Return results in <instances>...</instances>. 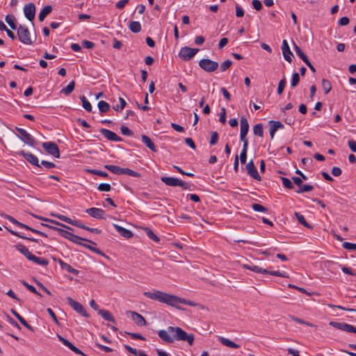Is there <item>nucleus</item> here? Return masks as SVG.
Segmentation results:
<instances>
[{
    "label": "nucleus",
    "instance_id": "1",
    "mask_svg": "<svg viewBox=\"0 0 356 356\" xmlns=\"http://www.w3.org/2000/svg\"><path fill=\"white\" fill-rule=\"evenodd\" d=\"M144 296L151 300H156L162 303H165L170 306L176 307L179 309H183L179 304H184L191 307H195L197 304L193 301L181 298L175 295L169 294L161 291H145Z\"/></svg>",
    "mask_w": 356,
    "mask_h": 356
},
{
    "label": "nucleus",
    "instance_id": "2",
    "mask_svg": "<svg viewBox=\"0 0 356 356\" xmlns=\"http://www.w3.org/2000/svg\"><path fill=\"white\" fill-rule=\"evenodd\" d=\"M158 335L161 339L167 343H173L175 341H187L191 346L194 343L195 337L193 334H188L179 327L169 326L165 330L158 331Z\"/></svg>",
    "mask_w": 356,
    "mask_h": 356
},
{
    "label": "nucleus",
    "instance_id": "3",
    "mask_svg": "<svg viewBox=\"0 0 356 356\" xmlns=\"http://www.w3.org/2000/svg\"><path fill=\"white\" fill-rule=\"evenodd\" d=\"M17 36L19 40L22 43L25 44H32L29 30L26 26L22 24L19 25L17 28Z\"/></svg>",
    "mask_w": 356,
    "mask_h": 356
},
{
    "label": "nucleus",
    "instance_id": "4",
    "mask_svg": "<svg viewBox=\"0 0 356 356\" xmlns=\"http://www.w3.org/2000/svg\"><path fill=\"white\" fill-rule=\"evenodd\" d=\"M20 156H22L28 162L38 168L37 174H41L42 168L39 164V160L36 156L31 152H25L24 150H20L17 152Z\"/></svg>",
    "mask_w": 356,
    "mask_h": 356
},
{
    "label": "nucleus",
    "instance_id": "5",
    "mask_svg": "<svg viewBox=\"0 0 356 356\" xmlns=\"http://www.w3.org/2000/svg\"><path fill=\"white\" fill-rule=\"evenodd\" d=\"M199 66L207 72H213L218 67V63L209 58H203L199 61Z\"/></svg>",
    "mask_w": 356,
    "mask_h": 356
},
{
    "label": "nucleus",
    "instance_id": "6",
    "mask_svg": "<svg viewBox=\"0 0 356 356\" xmlns=\"http://www.w3.org/2000/svg\"><path fill=\"white\" fill-rule=\"evenodd\" d=\"M249 131V124L247 118L245 116H242L240 120V140L243 142V144L248 143V140L246 137Z\"/></svg>",
    "mask_w": 356,
    "mask_h": 356
},
{
    "label": "nucleus",
    "instance_id": "7",
    "mask_svg": "<svg viewBox=\"0 0 356 356\" xmlns=\"http://www.w3.org/2000/svg\"><path fill=\"white\" fill-rule=\"evenodd\" d=\"M199 51V49L191 48L188 47H181L179 56L184 60L188 61L191 60Z\"/></svg>",
    "mask_w": 356,
    "mask_h": 356
},
{
    "label": "nucleus",
    "instance_id": "8",
    "mask_svg": "<svg viewBox=\"0 0 356 356\" xmlns=\"http://www.w3.org/2000/svg\"><path fill=\"white\" fill-rule=\"evenodd\" d=\"M43 149L49 154L54 156L55 158L60 157V150L58 146L54 142H45L42 144Z\"/></svg>",
    "mask_w": 356,
    "mask_h": 356
},
{
    "label": "nucleus",
    "instance_id": "9",
    "mask_svg": "<svg viewBox=\"0 0 356 356\" xmlns=\"http://www.w3.org/2000/svg\"><path fill=\"white\" fill-rule=\"evenodd\" d=\"M51 216L70 225L87 230L88 226L83 225L80 220H72L62 214H51Z\"/></svg>",
    "mask_w": 356,
    "mask_h": 356
},
{
    "label": "nucleus",
    "instance_id": "10",
    "mask_svg": "<svg viewBox=\"0 0 356 356\" xmlns=\"http://www.w3.org/2000/svg\"><path fill=\"white\" fill-rule=\"evenodd\" d=\"M16 130L20 134L19 138L26 144L29 146L33 147L35 144V140L33 137L29 134L25 129L22 128L16 127Z\"/></svg>",
    "mask_w": 356,
    "mask_h": 356
},
{
    "label": "nucleus",
    "instance_id": "11",
    "mask_svg": "<svg viewBox=\"0 0 356 356\" xmlns=\"http://www.w3.org/2000/svg\"><path fill=\"white\" fill-rule=\"evenodd\" d=\"M67 301L71 307L77 313L86 318L90 316L81 303L74 300L70 297L67 298Z\"/></svg>",
    "mask_w": 356,
    "mask_h": 356
},
{
    "label": "nucleus",
    "instance_id": "12",
    "mask_svg": "<svg viewBox=\"0 0 356 356\" xmlns=\"http://www.w3.org/2000/svg\"><path fill=\"white\" fill-rule=\"evenodd\" d=\"M329 324L333 327L343 330L344 332L356 333V327L352 325L346 323H338L334 321H331Z\"/></svg>",
    "mask_w": 356,
    "mask_h": 356
},
{
    "label": "nucleus",
    "instance_id": "13",
    "mask_svg": "<svg viewBox=\"0 0 356 356\" xmlns=\"http://www.w3.org/2000/svg\"><path fill=\"white\" fill-rule=\"evenodd\" d=\"M24 13L26 19L31 22L35 19V6L33 3H29L24 6Z\"/></svg>",
    "mask_w": 356,
    "mask_h": 356
},
{
    "label": "nucleus",
    "instance_id": "14",
    "mask_svg": "<svg viewBox=\"0 0 356 356\" xmlns=\"http://www.w3.org/2000/svg\"><path fill=\"white\" fill-rule=\"evenodd\" d=\"M99 132L106 138L108 140L113 141V142H121L122 141V138L118 136L115 133L104 129L102 128L99 130Z\"/></svg>",
    "mask_w": 356,
    "mask_h": 356
},
{
    "label": "nucleus",
    "instance_id": "15",
    "mask_svg": "<svg viewBox=\"0 0 356 356\" xmlns=\"http://www.w3.org/2000/svg\"><path fill=\"white\" fill-rule=\"evenodd\" d=\"M57 337L59 339V341L65 346L69 348L72 351L75 353L77 355H81L82 356H87L85 353H83L80 349L76 348L74 344H72L70 341L65 339L60 334H57Z\"/></svg>",
    "mask_w": 356,
    "mask_h": 356
},
{
    "label": "nucleus",
    "instance_id": "16",
    "mask_svg": "<svg viewBox=\"0 0 356 356\" xmlns=\"http://www.w3.org/2000/svg\"><path fill=\"white\" fill-rule=\"evenodd\" d=\"M246 170H247V172L248 174L251 177H252L253 179L257 180V181H261V176L259 175L258 173V171L254 164V162L252 160L250 161L247 165H246Z\"/></svg>",
    "mask_w": 356,
    "mask_h": 356
},
{
    "label": "nucleus",
    "instance_id": "17",
    "mask_svg": "<svg viewBox=\"0 0 356 356\" xmlns=\"http://www.w3.org/2000/svg\"><path fill=\"white\" fill-rule=\"evenodd\" d=\"M86 213H87L91 217L96 218V219H104V215L105 213V211L102 209L95 208V207L89 208L86 210Z\"/></svg>",
    "mask_w": 356,
    "mask_h": 356
},
{
    "label": "nucleus",
    "instance_id": "18",
    "mask_svg": "<svg viewBox=\"0 0 356 356\" xmlns=\"http://www.w3.org/2000/svg\"><path fill=\"white\" fill-rule=\"evenodd\" d=\"M268 123H269L270 127V131H269L270 139L273 140L276 131L279 129H283L284 127V126L280 121L270 120Z\"/></svg>",
    "mask_w": 356,
    "mask_h": 356
},
{
    "label": "nucleus",
    "instance_id": "19",
    "mask_svg": "<svg viewBox=\"0 0 356 356\" xmlns=\"http://www.w3.org/2000/svg\"><path fill=\"white\" fill-rule=\"evenodd\" d=\"M282 54L284 59L289 63H291L292 56H293L292 52L290 50L289 46L286 40H284L282 46Z\"/></svg>",
    "mask_w": 356,
    "mask_h": 356
},
{
    "label": "nucleus",
    "instance_id": "20",
    "mask_svg": "<svg viewBox=\"0 0 356 356\" xmlns=\"http://www.w3.org/2000/svg\"><path fill=\"white\" fill-rule=\"evenodd\" d=\"M41 226L46 227H48L53 230L57 231L61 236H63L65 238L68 239L69 241L70 239L71 236H72V234H73L72 233L67 232L63 229H61V228H59L57 227H54V226H51L48 224L41 223Z\"/></svg>",
    "mask_w": 356,
    "mask_h": 356
},
{
    "label": "nucleus",
    "instance_id": "21",
    "mask_svg": "<svg viewBox=\"0 0 356 356\" xmlns=\"http://www.w3.org/2000/svg\"><path fill=\"white\" fill-rule=\"evenodd\" d=\"M131 316L132 320L135 322V323L138 326H145L147 324L146 320L145 318L140 314L136 312H129Z\"/></svg>",
    "mask_w": 356,
    "mask_h": 356
},
{
    "label": "nucleus",
    "instance_id": "22",
    "mask_svg": "<svg viewBox=\"0 0 356 356\" xmlns=\"http://www.w3.org/2000/svg\"><path fill=\"white\" fill-rule=\"evenodd\" d=\"M113 227L116 231L123 237L126 238H130L133 236V233L131 230L122 227L117 224H114Z\"/></svg>",
    "mask_w": 356,
    "mask_h": 356
},
{
    "label": "nucleus",
    "instance_id": "23",
    "mask_svg": "<svg viewBox=\"0 0 356 356\" xmlns=\"http://www.w3.org/2000/svg\"><path fill=\"white\" fill-rule=\"evenodd\" d=\"M161 181L170 186H179L180 179L172 177H162Z\"/></svg>",
    "mask_w": 356,
    "mask_h": 356
},
{
    "label": "nucleus",
    "instance_id": "24",
    "mask_svg": "<svg viewBox=\"0 0 356 356\" xmlns=\"http://www.w3.org/2000/svg\"><path fill=\"white\" fill-rule=\"evenodd\" d=\"M15 248L21 254L24 255L27 259H29L30 261L31 258L33 256V254L29 250V249L26 247H25L24 245H22L21 243H18L15 245Z\"/></svg>",
    "mask_w": 356,
    "mask_h": 356
},
{
    "label": "nucleus",
    "instance_id": "25",
    "mask_svg": "<svg viewBox=\"0 0 356 356\" xmlns=\"http://www.w3.org/2000/svg\"><path fill=\"white\" fill-rule=\"evenodd\" d=\"M58 264L60 266V268L69 273H71L75 275H77L79 273V271L74 268H72L70 264L64 262L63 260L59 259Z\"/></svg>",
    "mask_w": 356,
    "mask_h": 356
},
{
    "label": "nucleus",
    "instance_id": "26",
    "mask_svg": "<svg viewBox=\"0 0 356 356\" xmlns=\"http://www.w3.org/2000/svg\"><path fill=\"white\" fill-rule=\"evenodd\" d=\"M141 140L152 152H156L157 151L154 143L146 135H142L141 136Z\"/></svg>",
    "mask_w": 356,
    "mask_h": 356
},
{
    "label": "nucleus",
    "instance_id": "27",
    "mask_svg": "<svg viewBox=\"0 0 356 356\" xmlns=\"http://www.w3.org/2000/svg\"><path fill=\"white\" fill-rule=\"evenodd\" d=\"M52 6L50 5L45 6L40 11L38 15L40 22H43L45 17L52 11Z\"/></svg>",
    "mask_w": 356,
    "mask_h": 356
},
{
    "label": "nucleus",
    "instance_id": "28",
    "mask_svg": "<svg viewBox=\"0 0 356 356\" xmlns=\"http://www.w3.org/2000/svg\"><path fill=\"white\" fill-rule=\"evenodd\" d=\"M243 268L250 270L253 272H255L257 273H263L265 274V273L268 272L267 269L263 268L261 267H259L256 265H250V264H244Z\"/></svg>",
    "mask_w": 356,
    "mask_h": 356
},
{
    "label": "nucleus",
    "instance_id": "29",
    "mask_svg": "<svg viewBox=\"0 0 356 356\" xmlns=\"http://www.w3.org/2000/svg\"><path fill=\"white\" fill-rule=\"evenodd\" d=\"M70 241H72V243H74L80 245H81V243H82L81 241H87L91 244L96 245V243L95 242H93L89 239L82 238V237L75 235L74 234H72V236H71Z\"/></svg>",
    "mask_w": 356,
    "mask_h": 356
},
{
    "label": "nucleus",
    "instance_id": "30",
    "mask_svg": "<svg viewBox=\"0 0 356 356\" xmlns=\"http://www.w3.org/2000/svg\"><path fill=\"white\" fill-rule=\"evenodd\" d=\"M218 339H219L220 342L222 345L226 346L227 347L232 348H238L240 347V346L238 344L232 341L231 340H229L227 338H225L222 337H219Z\"/></svg>",
    "mask_w": 356,
    "mask_h": 356
},
{
    "label": "nucleus",
    "instance_id": "31",
    "mask_svg": "<svg viewBox=\"0 0 356 356\" xmlns=\"http://www.w3.org/2000/svg\"><path fill=\"white\" fill-rule=\"evenodd\" d=\"M98 314L106 321H111L113 323L115 322L114 317L108 310L99 309Z\"/></svg>",
    "mask_w": 356,
    "mask_h": 356
},
{
    "label": "nucleus",
    "instance_id": "32",
    "mask_svg": "<svg viewBox=\"0 0 356 356\" xmlns=\"http://www.w3.org/2000/svg\"><path fill=\"white\" fill-rule=\"evenodd\" d=\"M30 261L34 262L36 264H38V265L42 266H47L49 263L47 259H44L43 257H38L35 256L34 254H33Z\"/></svg>",
    "mask_w": 356,
    "mask_h": 356
},
{
    "label": "nucleus",
    "instance_id": "33",
    "mask_svg": "<svg viewBox=\"0 0 356 356\" xmlns=\"http://www.w3.org/2000/svg\"><path fill=\"white\" fill-rule=\"evenodd\" d=\"M104 168L109 170L110 172H113L115 175H122L123 174V169L124 168H120L117 165H105Z\"/></svg>",
    "mask_w": 356,
    "mask_h": 356
},
{
    "label": "nucleus",
    "instance_id": "34",
    "mask_svg": "<svg viewBox=\"0 0 356 356\" xmlns=\"http://www.w3.org/2000/svg\"><path fill=\"white\" fill-rule=\"evenodd\" d=\"M97 106L100 113H108L111 109L110 104L104 100L99 101Z\"/></svg>",
    "mask_w": 356,
    "mask_h": 356
},
{
    "label": "nucleus",
    "instance_id": "35",
    "mask_svg": "<svg viewBox=\"0 0 356 356\" xmlns=\"http://www.w3.org/2000/svg\"><path fill=\"white\" fill-rule=\"evenodd\" d=\"M129 28L134 33H138L141 31V25L138 21H131L129 24Z\"/></svg>",
    "mask_w": 356,
    "mask_h": 356
},
{
    "label": "nucleus",
    "instance_id": "36",
    "mask_svg": "<svg viewBox=\"0 0 356 356\" xmlns=\"http://www.w3.org/2000/svg\"><path fill=\"white\" fill-rule=\"evenodd\" d=\"M6 229L10 232L14 236H16L20 238H23V239H26V240H28V241H33V242H35V243H38L39 242V240L38 239H36V238H31V237H28V236H24V235H22L21 234H19V232H17L15 231H13L10 229H9L8 227H6Z\"/></svg>",
    "mask_w": 356,
    "mask_h": 356
},
{
    "label": "nucleus",
    "instance_id": "37",
    "mask_svg": "<svg viewBox=\"0 0 356 356\" xmlns=\"http://www.w3.org/2000/svg\"><path fill=\"white\" fill-rule=\"evenodd\" d=\"M143 230L150 239L156 243L160 241V238L153 232L150 228L145 227L143 228Z\"/></svg>",
    "mask_w": 356,
    "mask_h": 356
},
{
    "label": "nucleus",
    "instance_id": "38",
    "mask_svg": "<svg viewBox=\"0 0 356 356\" xmlns=\"http://www.w3.org/2000/svg\"><path fill=\"white\" fill-rule=\"evenodd\" d=\"M248 148V143L245 142V143L243 144V148L240 154V160L241 163H245L246 162Z\"/></svg>",
    "mask_w": 356,
    "mask_h": 356
},
{
    "label": "nucleus",
    "instance_id": "39",
    "mask_svg": "<svg viewBox=\"0 0 356 356\" xmlns=\"http://www.w3.org/2000/svg\"><path fill=\"white\" fill-rule=\"evenodd\" d=\"M295 216L298 221V222L300 224H301L302 225H303L304 227H307V228H309L311 229L312 228V226H310L307 222L306 221L305 217L303 216V215H302L301 213H298V212H295Z\"/></svg>",
    "mask_w": 356,
    "mask_h": 356
},
{
    "label": "nucleus",
    "instance_id": "40",
    "mask_svg": "<svg viewBox=\"0 0 356 356\" xmlns=\"http://www.w3.org/2000/svg\"><path fill=\"white\" fill-rule=\"evenodd\" d=\"M253 133L259 137L264 136V127L261 123L257 124L253 127Z\"/></svg>",
    "mask_w": 356,
    "mask_h": 356
},
{
    "label": "nucleus",
    "instance_id": "41",
    "mask_svg": "<svg viewBox=\"0 0 356 356\" xmlns=\"http://www.w3.org/2000/svg\"><path fill=\"white\" fill-rule=\"evenodd\" d=\"M74 86L75 82L74 81H72L65 88L61 90V93H63L65 95H69L74 90Z\"/></svg>",
    "mask_w": 356,
    "mask_h": 356
},
{
    "label": "nucleus",
    "instance_id": "42",
    "mask_svg": "<svg viewBox=\"0 0 356 356\" xmlns=\"http://www.w3.org/2000/svg\"><path fill=\"white\" fill-rule=\"evenodd\" d=\"M294 45V51L296 54L305 62L308 59L307 56L305 55V54L303 52V51L301 49V48L298 46L296 43H293Z\"/></svg>",
    "mask_w": 356,
    "mask_h": 356
},
{
    "label": "nucleus",
    "instance_id": "43",
    "mask_svg": "<svg viewBox=\"0 0 356 356\" xmlns=\"http://www.w3.org/2000/svg\"><path fill=\"white\" fill-rule=\"evenodd\" d=\"M5 20L13 30H15L18 28L17 27V25L15 23V17L13 15H6L5 17Z\"/></svg>",
    "mask_w": 356,
    "mask_h": 356
},
{
    "label": "nucleus",
    "instance_id": "44",
    "mask_svg": "<svg viewBox=\"0 0 356 356\" xmlns=\"http://www.w3.org/2000/svg\"><path fill=\"white\" fill-rule=\"evenodd\" d=\"M1 216L4 217L5 218L8 219L9 221H10L12 223L16 225L20 228H22V227H24V224L19 222L15 218H14L13 216H9L8 214L1 213Z\"/></svg>",
    "mask_w": 356,
    "mask_h": 356
},
{
    "label": "nucleus",
    "instance_id": "45",
    "mask_svg": "<svg viewBox=\"0 0 356 356\" xmlns=\"http://www.w3.org/2000/svg\"><path fill=\"white\" fill-rule=\"evenodd\" d=\"M80 99L82 102V106L84 108V109H86L88 112H90L92 111V107L91 104L86 99V97L84 95H83L80 97Z\"/></svg>",
    "mask_w": 356,
    "mask_h": 356
},
{
    "label": "nucleus",
    "instance_id": "46",
    "mask_svg": "<svg viewBox=\"0 0 356 356\" xmlns=\"http://www.w3.org/2000/svg\"><path fill=\"white\" fill-rule=\"evenodd\" d=\"M21 283H22V284H23V285H24V286H25L28 290H29L31 292H32V293H35V294H36V295H38V296H42L41 293H40L36 290V289H35L33 286H32V285L29 284V283H27L26 281H24V280H22V281H21Z\"/></svg>",
    "mask_w": 356,
    "mask_h": 356
},
{
    "label": "nucleus",
    "instance_id": "47",
    "mask_svg": "<svg viewBox=\"0 0 356 356\" xmlns=\"http://www.w3.org/2000/svg\"><path fill=\"white\" fill-rule=\"evenodd\" d=\"M87 172H88L90 174L101 176V177H108V175L107 172L102 171V170H99L88 169Z\"/></svg>",
    "mask_w": 356,
    "mask_h": 356
},
{
    "label": "nucleus",
    "instance_id": "48",
    "mask_svg": "<svg viewBox=\"0 0 356 356\" xmlns=\"http://www.w3.org/2000/svg\"><path fill=\"white\" fill-rule=\"evenodd\" d=\"M314 189V186L309 184H302V186L299 188L296 192L297 193H302L304 192L312 191Z\"/></svg>",
    "mask_w": 356,
    "mask_h": 356
},
{
    "label": "nucleus",
    "instance_id": "49",
    "mask_svg": "<svg viewBox=\"0 0 356 356\" xmlns=\"http://www.w3.org/2000/svg\"><path fill=\"white\" fill-rule=\"evenodd\" d=\"M322 87H323L325 94L329 93L332 89V86H331L330 82L328 80L325 79H323L322 80Z\"/></svg>",
    "mask_w": 356,
    "mask_h": 356
},
{
    "label": "nucleus",
    "instance_id": "50",
    "mask_svg": "<svg viewBox=\"0 0 356 356\" xmlns=\"http://www.w3.org/2000/svg\"><path fill=\"white\" fill-rule=\"evenodd\" d=\"M300 81V75L298 72H294L292 74V79L291 81V88H295L298 86V83Z\"/></svg>",
    "mask_w": 356,
    "mask_h": 356
},
{
    "label": "nucleus",
    "instance_id": "51",
    "mask_svg": "<svg viewBox=\"0 0 356 356\" xmlns=\"http://www.w3.org/2000/svg\"><path fill=\"white\" fill-rule=\"evenodd\" d=\"M122 175H128L129 176L134 177H140V174L135 170H131L129 168H125L123 169V174Z\"/></svg>",
    "mask_w": 356,
    "mask_h": 356
},
{
    "label": "nucleus",
    "instance_id": "52",
    "mask_svg": "<svg viewBox=\"0 0 356 356\" xmlns=\"http://www.w3.org/2000/svg\"><path fill=\"white\" fill-rule=\"evenodd\" d=\"M119 102L120 103V106H118V104H117L113 106V108L115 111H122L127 105L126 101L122 97H119Z\"/></svg>",
    "mask_w": 356,
    "mask_h": 356
},
{
    "label": "nucleus",
    "instance_id": "53",
    "mask_svg": "<svg viewBox=\"0 0 356 356\" xmlns=\"http://www.w3.org/2000/svg\"><path fill=\"white\" fill-rule=\"evenodd\" d=\"M252 208L254 211L258 212H266L268 211V209L264 207L263 205L257 203H254L252 204Z\"/></svg>",
    "mask_w": 356,
    "mask_h": 356
},
{
    "label": "nucleus",
    "instance_id": "54",
    "mask_svg": "<svg viewBox=\"0 0 356 356\" xmlns=\"http://www.w3.org/2000/svg\"><path fill=\"white\" fill-rule=\"evenodd\" d=\"M281 179L282 181V184L285 188L288 189H293L294 188L293 184L289 178L282 177Z\"/></svg>",
    "mask_w": 356,
    "mask_h": 356
},
{
    "label": "nucleus",
    "instance_id": "55",
    "mask_svg": "<svg viewBox=\"0 0 356 356\" xmlns=\"http://www.w3.org/2000/svg\"><path fill=\"white\" fill-rule=\"evenodd\" d=\"M120 131L122 135L127 136H132L134 135V132L127 126H122L120 127Z\"/></svg>",
    "mask_w": 356,
    "mask_h": 356
},
{
    "label": "nucleus",
    "instance_id": "56",
    "mask_svg": "<svg viewBox=\"0 0 356 356\" xmlns=\"http://www.w3.org/2000/svg\"><path fill=\"white\" fill-rule=\"evenodd\" d=\"M97 189L99 191H105V192H108L111 190V186L109 184H106V183H102V184H99L98 187H97Z\"/></svg>",
    "mask_w": 356,
    "mask_h": 356
},
{
    "label": "nucleus",
    "instance_id": "57",
    "mask_svg": "<svg viewBox=\"0 0 356 356\" xmlns=\"http://www.w3.org/2000/svg\"><path fill=\"white\" fill-rule=\"evenodd\" d=\"M265 274H268L270 275H274L277 277H286L284 272H280V270H268L267 273H265Z\"/></svg>",
    "mask_w": 356,
    "mask_h": 356
},
{
    "label": "nucleus",
    "instance_id": "58",
    "mask_svg": "<svg viewBox=\"0 0 356 356\" xmlns=\"http://www.w3.org/2000/svg\"><path fill=\"white\" fill-rule=\"evenodd\" d=\"M125 334L130 336L133 339H140L143 341L146 340L145 337H144L142 334L138 333L125 332Z\"/></svg>",
    "mask_w": 356,
    "mask_h": 356
},
{
    "label": "nucleus",
    "instance_id": "59",
    "mask_svg": "<svg viewBox=\"0 0 356 356\" xmlns=\"http://www.w3.org/2000/svg\"><path fill=\"white\" fill-rule=\"evenodd\" d=\"M218 138H219V136H218V134L217 133V131H212L210 142H209L210 145H216L218 141Z\"/></svg>",
    "mask_w": 356,
    "mask_h": 356
},
{
    "label": "nucleus",
    "instance_id": "60",
    "mask_svg": "<svg viewBox=\"0 0 356 356\" xmlns=\"http://www.w3.org/2000/svg\"><path fill=\"white\" fill-rule=\"evenodd\" d=\"M343 248L348 250H355L356 251V244L352 243L349 242H344L342 243Z\"/></svg>",
    "mask_w": 356,
    "mask_h": 356
},
{
    "label": "nucleus",
    "instance_id": "61",
    "mask_svg": "<svg viewBox=\"0 0 356 356\" xmlns=\"http://www.w3.org/2000/svg\"><path fill=\"white\" fill-rule=\"evenodd\" d=\"M286 82L285 79H282L280 81L277 87V93L279 95H281L283 92L284 87L286 86Z\"/></svg>",
    "mask_w": 356,
    "mask_h": 356
},
{
    "label": "nucleus",
    "instance_id": "62",
    "mask_svg": "<svg viewBox=\"0 0 356 356\" xmlns=\"http://www.w3.org/2000/svg\"><path fill=\"white\" fill-rule=\"evenodd\" d=\"M232 62L230 60H226L223 63H222L220 65V70L222 72L226 71L231 65Z\"/></svg>",
    "mask_w": 356,
    "mask_h": 356
},
{
    "label": "nucleus",
    "instance_id": "63",
    "mask_svg": "<svg viewBox=\"0 0 356 356\" xmlns=\"http://www.w3.org/2000/svg\"><path fill=\"white\" fill-rule=\"evenodd\" d=\"M6 318H7L8 322L10 324H11L12 325H13L14 327H17L19 330L21 329V327L17 323V322L15 320H14L13 318H11L9 315L6 316Z\"/></svg>",
    "mask_w": 356,
    "mask_h": 356
},
{
    "label": "nucleus",
    "instance_id": "64",
    "mask_svg": "<svg viewBox=\"0 0 356 356\" xmlns=\"http://www.w3.org/2000/svg\"><path fill=\"white\" fill-rule=\"evenodd\" d=\"M219 121L222 124H225L226 122V110L225 108H221Z\"/></svg>",
    "mask_w": 356,
    "mask_h": 356
}]
</instances>
